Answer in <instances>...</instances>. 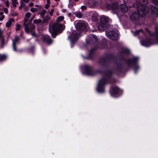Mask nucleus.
<instances>
[{
    "instance_id": "5",
    "label": "nucleus",
    "mask_w": 158,
    "mask_h": 158,
    "mask_svg": "<svg viewBox=\"0 0 158 158\" xmlns=\"http://www.w3.org/2000/svg\"><path fill=\"white\" fill-rule=\"evenodd\" d=\"M82 68L84 73L91 76H94L97 74H102L103 73H105L106 72L100 69L96 70L94 69L92 66H89L88 64L84 65Z\"/></svg>"
},
{
    "instance_id": "7",
    "label": "nucleus",
    "mask_w": 158,
    "mask_h": 158,
    "mask_svg": "<svg viewBox=\"0 0 158 158\" xmlns=\"http://www.w3.org/2000/svg\"><path fill=\"white\" fill-rule=\"evenodd\" d=\"M109 18L105 16H103L100 18V23L98 29L100 31H102L106 30L109 27L108 23Z\"/></svg>"
},
{
    "instance_id": "45",
    "label": "nucleus",
    "mask_w": 158,
    "mask_h": 158,
    "mask_svg": "<svg viewBox=\"0 0 158 158\" xmlns=\"http://www.w3.org/2000/svg\"><path fill=\"white\" fill-rule=\"evenodd\" d=\"M5 4L7 7L9 6V3L8 0H6L5 2Z\"/></svg>"
},
{
    "instance_id": "42",
    "label": "nucleus",
    "mask_w": 158,
    "mask_h": 158,
    "mask_svg": "<svg viewBox=\"0 0 158 158\" xmlns=\"http://www.w3.org/2000/svg\"><path fill=\"white\" fill-rule=\"evenodd\" d=\"M20 5L23 7H24L25 6L26 4L23 2L22 0H21L20 1Z\"/></svg>"
},
{
    "instance_id": "3",
    "label": "nucleus",
    "mask_w": 158,
    "mask_h": 158,
    "mask_svg": "<svg viewBox=\"0 0 158 158\" xmlns=\"http://www.w3.org/2000/svg\"><path fill=\"white\" fill-rule=\"evenodd\" d=\"M118 59L120 61H124L125 64L130 68L134 69L135 73L136 74L139 67L138 63L139 58L137 56H134L131 58H129L126 60L123 56L120 55L118 56Z\"/></svg>"
},
{
    "instance_id": "47",
    "label": "nucleus",
    "mask_w": 158,
    "mask_h": 158,
    "mask_svg": "<svg viewBox=\"0 0 158 158\" xmlns=\"http://www.w3.org/2000/svg\"><path fill=\"white\" fill-rule=\"evenodd\" d=\"M49 4L47 3L45 5V8L46 9H48L49 7L50 6V5L48 4Z\"/></svg>"
},
{
    "instance_id": "53",
    "label": "nucleus",
    "mask_w": 158,
    "mask_h": 158,
    "mask_svg": "<svg viewBox=\"0 0 158 158\" xmlns=\"http://www.w3.org/2000/svg\"><path fill=\"white\" fill-rule=\"evenodd\" d=\"M24 2L26 3H28L29 2V0H22Z\"/></svg>"
},
{
    "instance_id": "43",
    "label": "nucleus",
    "mask_w": 158,
    "mask_h": 158,
    "mask_svg": "<svg viewBox=\"0 0 158 158\" xmlns=\"http://www.w3.org/2000/svg\"><path fill=\"white\" fill-rule=\"evenodd\" d=\"M154 4L158 6V0H152Z\"/></svg>"
},
{
    "instance_id": "61",
    "label": "nucleus",
    "mask_w": 158,
    "mask_h": 158,
    "mask_svg": "<svg viewBox=\"0 0 158 158\" xmlns=\"http://www.w3.org/2000/svg\"><path fill=\"white\" fill-rule=\"evenodd\" d=\"M62 11H63V12L65 13V12L66 11V10L65 9H63Z\"/></svg>"
},
{
    "instance_id": "54",
    "label": "nucleus",
    "mask_w": 158,
    "mask_h": 158,
    "mask_svg": "<svg viewBox=\"0 0 158 158\" xmlns=\"http://www.w3.org/2000/svg\"><path fill=\"white\" fill-rule=\"evenodd\" d=\"M23 35V32L22 31H21L20 33V36L21 37H22Z\"/></svg>"
},
{
    "instance_id": "20",
    "label": "nucleus",
    "mask_w": 158,
    "mask_h": 158,
    "mask_svg": "<svg viewBox=\"0 0 158 158\" xmlns=\"http://www.w3.org/2000/svg\"><path fill=\"white\" fill-rule=\"evenodd\" d=\"M120 10L123 13H127L128 10V7L125 4H122L120 6Z\"/></svg>"
},
{
    "instance_id": "15",
    "label": "nucleus",
    "mask_w": 158,
    "mask_h": 158,
    "mask_svg": "<svg viewBox=\"0 0 158 158\" xmlns=\"http://www.w3.org/2000/svg\"><path fill=\"white\" fill-rule=\"evenodd\" d=\"M81 35L79 33L74 32L71 33L70 35V40L71 41H74L76 42L78 38V37Z\"/></svg>"
},
{
    "instance_id": "2",
    "label": "nucleus",
    "mask_w": 158,
    "mask_h": 158,
    "mask_svg": "<svg viewBox=\"0 0 158 158\" xmlns=\"http://www.w3.org/2000/svg\"><path fill=\"white\" fill-rule=\"evenodd\" d=\"M148 12V10L146 5L140 4L137 6V11L133 12L130 16L131 19L133 21H139L140 17L146 16Z\"/></svg>"
},
{
    "instance_id": "31",
    "label": "nucleus",
    "mask_w": 158,
    "mask_h": 158,
    "mask_svg": "<svg viewBox=\"0 0 158 158\" xmlns=\"http://www.w3.org/2000/svg\"><path fill=\"white\" fill-rule=\"evenodd\" d=\"M50 17L48 15H46L45 17H44V22L46 23L47 21L50 19Z\"/></svg>"
},
{
    "instance_id": "18",
    "label": "nucleus",
    "mask_w": 158,
    "mask_h": 158,
    "mask_svg": "<svg viewBox=\"0 0 158 158\" xmlns=\"http://www.w3.org/2000/svg\"><path fill=\"white\" fill-rule=\"evenodd\" d=\"M43 41L44 42L48 44H50L53 42V40L49 36L47 35L43 37Z\"/></svg>"
},
{
    "instance_id": "12",
    "label": "nucleus",
    "mask_w": 158,
    "mask_h": 158,
    "mask_svg": "<svg viewBox=\"0 0 158 158\" xmlns=\"http://www.w3.org/2000/svg\"><path fill=\"white\" fill-rule=\"evenodd\" d=\"M23 24L25 27V31L27 33L32 32L35 28V25L30 24V22L27 24L24 23Z\"/></svg>"
},
{
    "instance_id": "58",
    "label": "nucleus",
    "mask_w": 158,
    "mask_h": 158,
    "mask_svg": "<svg viewBox=\"0 0 158 158\" xmlns=\"http://www.w3.org/2000/svg\"><path fill=\"white\" fill-rule=\"evenodd\" d=\"M3 13L2 12H0V15H3Z\"/></svg>"
},
{
    "instance_id": "14",
    "label": "nucleus",
    "mask_w": 158,
    "mask_h": 158,
    "mask_svg": "<svg viewBox=\"0 0 158 158\" xmlns=\"http://www.w3.org/2000/svg\"><path fill=\"white\" fill-rule=\"evenodd\" d=\"M98 48L100 49H104L106 48L107 47V43L106 40L105 39H103L100 42Z\"/></svg>"
},
{
    "instance_id": "32",
    "label": "nucleus",
    "mask_w": 158,
    "mask_h": 158,
    "mask_svg": "<svg viewBox=\"0 0 158 158\" xmlns=\"http://www.w3.org/2000/svg\"><path fill=\"white\" fill-rule=\"evenodd\" d=\"M42 22V20L40 19H35L33 20V22L35 24L40 23Z\"/></svg>"
},
{
    "instance_id": "10",
    "label": "nucleus",
    "mask_w": 158,
    "mask_h": 158,
    "mask_svg": "<svg viewBox=\"0 0 158 158\" xmlns=\"http://www.w3.org/2000/svg\"><path fill=\"white\" fill-rule=\"evenodd\" d=\"M106 7L108 9H111L114 10V13H116L118 10V4L117 2L107 3L106 5Z\"/></svg>"
},
{
    "instance_id": "48",
    "label": "nucleus",
    "mask_w": 158,
    "mask_h": 158,
    "mask_svg": "<svg viewBox=\"0 0 158 158\" xmlns=\"http://www.w3.org/2000/svg\"><path fill=\"white\" fill-rule=\"evenodd\" d=\"M31 35L33 37L36 36V34L35 33V32L34 31L32 32L31 33Z\"/></svg>"
},
{
    "instance_id": "56",
    "label": "nucleus",
    "mask_w": 158,
    "mask_h": 158,
    "mask_svg": "<svg viewBox=\"0 0 158 158\" xmlns=\"http://www.w3.org/2000/svg\"><path fill=\"white\" fill-rule=\"evenodd\" d=\"M53 13L52 12H50L49 13V14L51 16H52V15H53Z\"/></svg>"
},
{
    "instance_id": "34",
    "label": "nucleus",
    "mask_w": 158,
    "mask_h": 158,
    "mask_svg": "<svg viewBox=\"0 0 158 158\" xmlns=\"http://www.w3.org/2000/svg\"><path fill=\"white\" fill-rule=\"evenodd\" d=\"M34 48L35 46H32L28 48V51L30 52H33L34 50Z\"/></svg>"
},
{
    "instance_id": "28",
    "label": "nucleus",
    "mask_w": 158,
    "mask_h": 158,
    "mask_svg": "<svg viewBox=\"0 0 158 158\" xmlns=\"http://www.w3.org/2000/svg\"><path fill=\"white\" fill-rule=\"evenodd\" d=\"M46 12V10L45 9H44L39 14L41 16L42 19H44V15Z\"/></svg>"
},
{
    "instance_id": "49",
    "label": "nucleus",
    "mask_w": 158,
    "mask_h": 158,
    "mask_svg": "<svg viewBox=\"0 0 158 158\" xmlns=\"http://www.w3.org/2000/svg\"><path fill=\"white\" fill-rule=\"evenodd\" d=\"M5 16L3 15L0 18V21H2L4 18Z\"/></svg>"
},
{
    "instance_id": "41",
    "label": "nucleus",
    "mask_w": 158,
    "mask_h": 158,
    "mask_svg": "<svg viewBox=\"0 0 158 158\" xmlns=\"http://www.w3.org/2000/svg\"><path fill=\"white\" fill-rule=\"evenodd\" d=\"M74 41H71V48H73L74 47V44H75V43L76 42Z\"/></svg>"
},
{
    "instance_id": "26",
    "label": "nucleus",
    "mask_w": 158,
    "mask_h": 158,
    "mask_svg": "<svg viewBox=\"0 0 158 158\" xmlns=\"http://www.w3.org/2000/svg\"><path fill=\"white\" fill-rule=\"evenodd\" d=\"M20 39L18 36H16L14 38V40H13V43H15L17 44V43H19Z\"/></svg>"
},
{
    "instance_id": "17",
    "label": "nucleus",
    "mask_w": 158,
    "mask_h": 158,
    "mask_svg": "<svg viewBox=\"0 0 158 158\" xmlns=\"http://www.w3.org/2000/svg\"><path fill=\"white\" fill-rule=\"evenodd\" d=\"M76 28L77 30H84L86 29V26L85 24L83 23H78L77 24Z\"/></svg>"
},
{
    "instance_id": "23",
    "label": "nucleus",
    "mask_w": 158,
    "mask_h": 158,
    "mask_svg": "<svg viewBox=\"0 0 158 158\" xmlns=\"http://www.w3.org/2000/svg\"><path fill=\"white\" fill-rule=\"evenodd\" d=\"M98 15L97 13H94L92 16V20L93 21L97 22L98 21Z\"/></svg>"
},
{
    "instance_id": "33",
    "label": "nucleus",
    "mask_w": 158,
    "mask_h": 158,
    "mask_svg": "<svg viewBox=\"0 0 158 158\" xmlns=\"http://www.w3.org/2000/svg\"><path fill=\"white\" fill-rule=\"evenodd\" d=\"M76 16L79 18H81L82 17V14L80 12H78L75 15Z\"/></svg>"
},
{
    "instance_id": "36",
    "label": "nucleus",
    "mask_w": 158,
    "mask_h": 158,
    "mask_svg": "<svg viewBox=\"0 0 158 158\" xmlns=\"http://www.w3.org/2000/svg\"><path fill=\"white\" fill-rule=\"evenodd\" d=\"M31 14L30 12H27L25 14V18L28 19L31 16Z\"/></svg>"
},
{
    "instance_id": "62",
    "label": "nucleus",
    "mask_w": 158,
    "mask_h": 158,
    "mask_svg": "<svg viewBox=\"0 0 158 158\" xmlns=\"http://www.w3.org/2000/svg\"><path fill=\"white\" fill-rule=\"evenodd\" d=\"M35 7H38V5H35Z\"/></svg>"
},
{
    "instance_id": "37",
    "label": "nucleus",
    "mask_w": 158,
    "mask_h": 158,
    "mask_svg": "<svg viewBox=\"0 0 158 158\" xmlns=\"http://www.w3.org/2000/svg\"><path fill=\"white\" fill-rule=\"evenodd\" d=\"M38 11V10L37 8H32L30 9V11L32 13H35Z\"/></svg>"
},
{
    "instance_id": "40",
    "label": "nucleus",
    "mask_w": 158,
    "mask_h": 158,
    "mask_svg": "<svg viewBox=\"0 0 158 158\" xmlns=\"http://www.w3.org/2000/svg\"><path fill=\"white\" fill-rule=\"evenodd\" d=\"M12 47L13 50L15 51H17V49L16 48V44H15V43H13Z\"/></svg>"
},
{
    "instance_id": "51",
    "label": "nucleus",
    "mask_w": 158,
    "mask_h": 158,
    "mask_svg": "<svg viewBox=\"0 0 158 158\" xmlns=\"http://www.w3.org/2000/svg\"><path fill=\"white\" fill-rule=\"evenodd\" d=\"M29 6H34V3L33 2H30L29 4Z\"/></svg>"
},
{
    "instance_id": "35",
    "label": "nucleus",
    "mask_w": 158,
    "mask_h": 158,
    "mask_svg": "<svg viewBox=\"0 0 158 158\" xmlns=\"http://www.w3.org/2000/svg\"><path fill=\"white\" fill-rule=\"evenodd\" d=\"M140 31H142V30L141 29L138 30H136L135 31L134 33V35L135 36H137V35H139V32Z\"/></svg>"
},
{
    "instance_id": "59",
    "label": "nucleus",
    "mask_w": 158,
    "mask_h": 158,
    "mask_svg": "<svg viewBox=\"0 0 158 158\" xmlns=\"http://www.w3.org/2000/svg\"><path fill=\"white\" fill-rule=\"evenodd\" d=\"M23 7L21 5L19 7V9L20 10L22 9Z\"/></svg>"
},
{
    "instance_id": "9",
    "label": "nucleus",
    "mask_w": 158,
    "mask_h": 158,
    "mask_svg": "<svg viewBox=\"0 0 158 158\" xmlns=\"http://www.w3.org/2000/svg\"><path fill=\"white\" fill-rule=\"evenodd\" d=\"M115 64V66L114 68V70L116 72V74L118 73L122 74L125 71L124 65L121 62H118L117 61H114Z\"/></svg>"
},
{
    "instance_id": "19",
    "label": "nucleus",
    "mask_w": 158,
    "mask_h": 158,
    "mask_svg": "<svg viewBox=\"0 0 158 158\" xmlns=\"http://www.w3.org/2000/svg\"><path fill=\"white\" fill-rule=\"evenodd\" d=\"M145 30L150 36H153L155 34L156 36L157 39L158 40V27L155 28V32L153 33H151L150 31L148 28H145Z\"/></svg>"
},
{
    "instance_id": "60",
    "label": "nucleus",
    "mask_w": 158,
    "mask_h": 158,
    "mask_svg": "<svg viewBox=\"0 0 158 158\" xmlns=\"http://www.w3.org/2000/svg\"><path fill=\"white\" fill-rule=\"evenodd\" d=\"M54 9H52L51 10V12L53 13L54 12Z\"/></svg>"
},
{
    "instance_id": "50",
    "label": "nucleus",
    "mask_w": 158,
    "mask_h": 158,
    "mask_svg": "<svg viewBox=\"0 0 158 158\" xmlns=\"http://www.w3.org/2000/svg\"><path fill=\"white\" fill-rule=\"evenodd\" d=\"M12 4L13 6L14 7H15L17 6L16 4H17L15 3L14 2H12Z\"/></svg>"
},
{
    "instance_id": "22",
    "label": "nucleus",
    "mask_w": 158,
    "mask_h": 158,
    "mask_svg": "<svg viewBox=\"0 0 158 158\" xmlns=\"http://www.w3.org/2000/svg\"><path fill=\"white\" fill-rule=\"evenodd\" d=\"M130 51L127 48L123 49L120 52V54H123L127 55H130Z\"/></svg>"
},
{
    "instance_id": "8",
    "label": "nucleus",
    "mask_w": 158,
    "mask_h": 158,
    "mask_svg": "<svg viewBox=\"0 0 158 158\" xmlns=\"http://www.w3.org/2000/svg\"><path fill=\"white\" fill-rule=\"evenodd\" d=\"M110 92L111 96L118 98L122 96L123 91L118 86H111L110 88Z\"/></svg>"
},
{
    "instance_id": "44",
    "label": "nucleus",
    "mask_w": 158,
    "mask_h": 158,
    "mask_svg": "<svg viewBox=\"0 0 158 158\" xmlns=\"http://www.w3.org/2000/svg\"><path fill=\"white\" fill-rule=\"evenodd\" d=\"M81 8L82 10H86L87 8V7L85 6H81Z\"/></svg>"
},
{
    "instance_id": "63",
    "label": "nucleus",
    "mask_w": 158,
    "mask_h": 158,
    "mask_svg": "<svg viewBox=\"0 0 158 158\" xmlns=\"http://www.w3.org/2000/svg\"><path fill=\"white\" fill-rule=\"evenodd\" d=\"M18 15V14L17 13H16L15 15V16H16Z\"/></svg>"
},
{
    "instance_id": "16",
    "label": "nucleus",
    "mask_w": 158,
    "mask_h": 158,
    "mask_svg": "<svg viewBox=\"0 0 158 158\" xmlns=\"http://www.w3.org/2000/svg\"><path fill=\"white\" fill-rule=\"evenodd\" d=\"M152 44V42L149 38H147L142 41V44L145 47H149Z\"/></svg>"
},
{
    "instance_id": "30",
    "label": "nucleus",
    "mask_w": 158,
    "mask_h": 158,
    "mask_svg": "<svg viewBox=\"0 0 158 158\" xmlns=\"http://www.w3.org/2000/svg\"><path fill=\"white\" fill-rule=\"evenodd\" d=\"M64 19V17L63 16H60L58 17L56 19V21L59 22H60L62 21Z\"/></svg>"
},
{
    "instance_id": "1",
    "label": "nucleus",
    "mask_w": 158,
    "mask_h": 158,
    "mask_svg": "<svg viewBox=\"0 0 158 158\" xmlns=\"http://www.w3.org/2000/svg\"><path fill=\"white\" fill-rule=\"evenodd\" d=\"M108 73L105 72L103 73L104 76L100 79L98 83L97 87V91L99 93H103L105 92V85L107 84H112L115 83L116 80L112 77L113 72L110 69L107 70Z\"/></svg>"
},
{
    "instance_id": "29",
    "label": "nucleus",
    "mask_w": 158,
    "mask_h": 158,
    "mask_svg": "<svg viewBox=\"0 0 158 158\" xmlns=\"http://www.w3.org/2000/svg\"><path fill=\"white\" fill-rule=\"evenodd\" d=\"M7 58V56L4 54H3L0 56V61H1L3 60H6Z\"/></svg>"
},
{
    "instance_id": "55",
    "label": "nucleus",
    "mask_w": 158,
    "mask_h": 158,
    "mask_svg": "<svg viewBox=\"0 0 158 158\" xmlns=\"http://www.w3.org/2000/svg\"><path fill=\"white\" fill-rule=\"evenodd\" d=\"M24 21L25 22H27L28 21V20L26 18L24 19Z\"/></svg>"
},
{
    "instance_id": "46",
    "label": "nucleus",
    "mask_w": 158,
    "mask_h": 158,
    "mask_svg": "<svg viewBox=\"0 0 158 158\" xmlns=\"http://www.w3.org/2000/svg\"><path fill=\"white\" fill-rule=\"evenodd\" d=\"M4 11L6 14H7L8 12V9L7 8H5L4 9Z\"/></svg>"
},
{
    "instance_id": "25",
    "label": "nucleus",
    "mask_w": 158,
    "mask_h": 158,
    "mask_svg": "<svg viewBox=\"0 0 158 158\" xmlns=\"http://www.w3.org/2000/svg\"><path fill=\"white\" fill-rule=\"evenodd\" d=\"M83 58L85 59L93 60L94 59V55L89 53L87 56H83Z\"/></svg>"
},
{
    "instance_id": "52",
    "label": "nucleus",
    "mask_w": 158,
    "mask_h": 158,
    "mask_svg": "<svg viewBox=\"0 0 158 158\" xmlns=\"http://www.w3.org/2000/svg\"><path fill=\"white\" fill-rule=\"evenodd\" d=\"M17 0H12V2H14L15 3L17 4H18L19 3L18 2L16 1Z\"/></svg>"
},
{
    "instance_id": "27",
    "label": "nucleus",
    "mask_w": 158,
    "mask_h": 158,
    "mask_svg": "<svg viewBox=\"0 0 158 158\" xmlns=\"http://www.w3.org/2000/svg\"><path fill=\"white\" fill-rule=\"evenodd\" d=\"M97 48L96 47L92 48L89 51V53L94 55V52L97 49Z\"/></svg>"
},
{
    "instance_id": "64",
    "label": "nucleus",
    "mask_w": 158,
    "mask_h": 158,
    "mask_svg": "<svg viewBox=\"0 0 158 158\" xmlns=\"http://www.w3.org/2000/svg\"><path fill=\"white\" fill-rule=\"evenodd\" d=\"M60 1V0H55V1L56 2L59 1Z\"/></svg>"
},
{
    "instance_id": "39",
    "label": "nucleus",
    "mask_w": 158,
    "mask_h": 158,
    "mask_svg": "<svg viewBox=\"0 0 158 158\" xmlns=\"http://www.w3.org/2000/svg\"><path fill=\"white\" fill-rule=\"evenodd\" d=\"M91 37L92 39L96 41H97L98 40V37L95 35H92Z\"/></svg>"
},
{
    "instance_id": "38",
    "label": "nucleus",
    "mask_w": 158,
    "mask_h": 158,
    "mask_svg": "<svg viewBox=\"0 0 158 158\" xmlns=\"http://www.w3.org/2000/svg\"><path fill=\"white\" fill-rule=\"evenodd\" d=\"M21 27V25L19 24H17L16 25V31H18L20 30Z\"/></svg>"
},
{
    "instance_id": "24",
    "label": "nucleus",
    "mask_w": 158,
    "mask_h": 158,
    "mask_svg": "<svg viewBox=\"0 0 158 158\" xmlns=\"http://www.w3.org/2000/svg\"><path fill=\"white\" fill-rule=\"evenodd\" d=\"M15 21L14 19L13 18L10 19L6 23V27H10L12 25V23Z\"/></svg>"
},
{
    "instance_id": "11",
    "label": "nucleus",
    "mask_w": 158,
    "mask_h": 158,
    "mask_svg": "<svg viewBox=\"0 0 158 158\" xmlns=\"http://www.w3.org/2000/svg\"><path fill=\"white\" fill-rule=\"evenodd\" d=\"M107 36L113 40H117L118 38V34L114 30L110 31L108 32H106Z\"/></svg>"
},
{
    "instance_id": "4",
    "label": "nucleus",
    "mask_w": 158,
    "mask_h": 158,
    "mask_svg": "<svg viewBox=\"0 0 158 158\" xmlns=\"http://www.w3.org/2000/svg\"><path fill=\"white\" fill-rule=\"evenodd\" d=\"M65 28L64 25L60 23H54L49 28V32L53 38H56V36L61 33Z\"/></svg>"
},
{
    "instance_id": "6",
    "label": "nucleus",
    "mask_w": 158,
    "mask_h": 158,
    "mask_svg": "<svg viewBox=\"0 0 158 158\" xmlns=\"http://www.w3.org/2000/svg\"><path fill=\"white\" fill-rule=\"evenodd\" d=\"M107 57H102L98 60V63L104 69H107L109 67L110 59H116L113 53H108L106 55Z\"/></svg>"
},
{
    "instance_id": "57",
    "label": "nucleus",
    "mask_w": 158,
    "mask_h": 158,
    "mask_svg": "<svg viewBox=\"0 0 158 158\" xmlns=\"http://www.w3.org/2000/svg\"><path fill=\"white\" fill-rule=\"evenodd\" d=\"M47 2L48 4H50V0H47Z\"/></svg>"
},
{
    "instance_id": "21",
    "label": "nucleus",
    "mask_w": 158,
    "mask_h": 158,
    "mask_svg": "<svg viewBox=\"0 0 158 158\" xmlns=\"http://www.w3.org/2000/svg\"><path fill=\"white\" fill-rule=\"evenodd\" d=\"M152 13L157 16H158V9L156 7L152 6L151 7Z\"/></svg>"
},
{
    "instance_id": "13",
    "label": "nucleus",
    "mask_w": 158,
    "mask_h": 158,
    "mask_svg": "<svg viewBox=\"0 0 158 158\" xmlns=\"http://www.w3.org/2000/svg\"><path fill=\"white\" fill-rule=\"evenodd\" d=\"M99 0H89L88 5L89 7H95L99 6Z\"/></svg>"
}]
</instances>
